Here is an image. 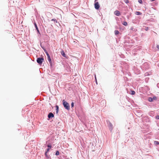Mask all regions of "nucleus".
Segmentation results:
<instances>
[{"instance_id": "c9c22d12", "label": "nucleus", "mask_w": 159, "mask_h": 159, "mask_svg": "<svg viewBox=\"0 0 159 159\" xmlns=\"http://www.w3.org/2000/svg\"><path fill=\"white\" fill-rule=\"evenodd\" d=\"M105 100H103V101H102V102H105Z\"/></svg>"}, {"instance_id": "72a5a7b5", "label": "nucleus", "mask_w": 159, "mask_h": 159, "mask_svg": "<svg viewBox=\"0 0 159 159\" xmlns=\"http://www.w3.org/2000/svg\"><path fill=\"white\" fill-rule=\"evenodd\" d=\"M98 0H95L94 2H97Z\"/></svg>"}, {"instance_id": "4468645a", "label": "nucleus", "mask_w": 159, "mask_h": 159, "mask_svg": "<svg viewBox=\"0 0 159 159\" xmlns=\"http://www.w3.org/2000/svg\"><path fill=\"white\" fill-rule=\"evenodd\" d=\"M148 101L150 102H152L153 101L152 98L151 97H149L148 98Z\"/></svg>"}, {"instance_id": "0eeeda50", "label": "nucleus", "mask_w": 159, "mask_h": 159, "mask_svg": "<svg viewBox=\"0 0 159 159\" xmlns=\"http://www.w3.org/2000/svg\"><path fill=\"white\" fill-rule=\"evenodd\" d=\"M114 14L116 16H119L120 15V12L117 10H116L114 12Z\"/></svg>"}, {"instance_id": "6ab92c4d", "label": "nucleus", "mask_w": 159, "mask_h": 159, "mask_svg": "<svg viewBox=\"0 0 159 159\" xmlns=\"http://www.w3.org/2000/svg\"><path fill=\"white\" fill-rule=\"evenodd\" d=\"M59 151L57 150V151H56V153H55V155L56 156H58L59 155Z\"/></svg>"}, {"instance_id": "c85d7f7f", "label": "nucleus", "mask_w": 159, "mask_h": 159, "mask_svg": "<svg viewBox=\"0 0 159 159\" xmlns=\"http://www.w3.org/2000/svg\"><path fill=\"white\" fill-rule=\"evenodd\" d=\"M49 64H50V66L51 67H52V61H50V62H49Z\"/></svg>"}, {"instance_id": "1a4fd4ad", "label": "nucleus", "mask_w": 159, "mask_h": 159, "mask_svg": "<svg viewBox=\"0 0 159 159\" xmlns=\"http://www.w3.org/2000/svg\"><path fill=\"white\" fill-rule=\"evenodd\" d=\"M61 55L63 57H66V55L65 53V52H64V51L63 50H62L61 52Z\"/></svg>"}, {"instance_id": "a211bd4d", "label": "nucleus", "mask_w": 159, "mask_h": 159, "mask_svg": "<svg viewBox=\"0 0 159 159\" xmlns=\"http://www.w3.org/2000/svg\"><path fill=\"white\" fill-rule=\"evenodd\" d=\"M47 58H48V60L49 62H50L51 61V60L50 58V56H48V57H47Z\"/></svg>"}, {"instance_id": "e433bc0d", "label": "nucleus", "mask_w": 159, "mask_h": 159, "mask_svg": "<svg viewBox=\"0 0 159 159\" xmlns=\"http://www.w3.org/2000/svg\"><path fill=\"white\" fill-rule=\"evenodd\" d=\"M146 64H147V63H145V64H144V65H146Z\"/></svg>"}, {"instance_id": "393cba45", "label": "nucleus", "mask_w": 159, "mask_h": 159, "mask_svg": "<svg viewBox=\"0 0 159 159\" xmlns=\"http://www.w3.org/2000/svg\"><path fill=\"white\" fill-rule=\"evenodd\" d=\"M144 30L146 31H147L148 30V27H145V28L144 29Z\"/></svg>"}, {"instance_id": "c756f323", "label": "nucleus", "mask_w": 159, "mask_h": 159, "mask_svg": "<svg viewBox=\"0 0 159 159\" xmlns=\"http://www.w3.org/2000/svg\"><path fill=\"white\" fill-rule=\"evenodd\" d=\"M95 81H96V83L97 84V80L95 75Z\"/></svg>"}, {"instance_id": "412c9836", "label": "nucleus", "mask_w": 159, "mask_h": 159, "mask_svg": "<svg viewBox=\"0 0 159 159\" xmlns=\"http://www.w3.org/2000/svg\"><path fill=\"white\" fill-rule=\"evenodd\" d=\"M152 98V99H153V100H156L157 99V98L156 96L153 97Z\"/></svg>"}, {"instance_id": "2f4dec72", "label": "nucleus", "mask_w": 159, "mask_h": 159, "mask_svg": "<svg viewBox=\"0 0 159 159\" xmlns=\"http://www.w3.org/2000/svg\"><path fill=\"white\" fill-rule=\"evenodd\" d=\"M41 48L43 49H45L42 46V45H41Z\"/></svg>"}, {"instance_id": "aec40b11", "label": "nucleus", "mask_w": 159, "mask_h": 159, "mask_svg": "<svg viewBox=\"0 0 159 159\" xmlns=\"http://www.w3.org/2000/svg\"><path fill=\"white\" fill-rule=\"evenodd\" d=\"M135 93V92L134 91L132 90L131 91V94L132 95H134Z\"/></svg>"}, {"instance_id": "b1692460", "label": "nucleus", "mask_w": 159, "mask_h": 159, "mask_svg": "<svg viewBox=\"0 0 159 159\" xmlns=\"http://www.w3.org/2000/svg\"><path fill=\"white\" fill-rule=\"evenodd\" d=\"M124 2L126 3H129V0H124Z\"/></svg>"}, {"instance_id": "9b49d317", "label": "nucleus", "mask_w": 159, "mask_h": 159, "mask_svg": "<svg viewBox=\"0 0 159 159\" xmlns=\"http://www.w3.org/2000/svg\"><path fill=\"white\" fill-rule=\"evenodd\" d=\"M43 50H44V52H45V53H46V55H47V57H48V56H49L50 55H49V53L47 52L46 49H43Z\"/></svg>"}, {"instance_id": "ddd939ff", "label": "nucleus", "mask_w": 159, "mask_h": 159, "mask_svg": "<svg viewBox=\"0 0 159 159\" xmlns=\"http://www.w3.org/2000/svg\"><path fill=\"white\" fill-rule=\"evenodd\" d=\"M47 146L48 147L47 149H49V150L52 147L51 144H47Z\"/></svg>"}, {"instance_id": "f257e3e1", "label": "nucleus", "mask_w": 159, "mask_h": 159, "mask_svg": "<svg viewBox=\"0 0 159 159\" xmlns=\"http://www.w3.org/2000/svg\"><path fill=\"white\" fill-rule=\"evenodd\" d=\"M63 105L66 109L69 111L70 109V106L69 103L64 100L62 101Z\"/></svg>"}, {"instance_id": "cd10ccee", "label": "nucleus", "mask_w": 159, "mask_h": 159, "mask_svg": "<svg viewBox=\"0 0 159 159\" xmlns=\"http://www.w3.org/2000/svg\"><path fill=\"white\" fill-rule=\"evenodd\" d=\"M155 143L156 144H159V142H158V141H155Z\"/></svg>"}, {"instance_id": "dca6fc26", "label": "nucleus", "mask_w": 159, "mask_h": 159, "mask_svg": "<svg viewBox=\"0 0 159 159\" xmlns=\"http://www.w3.org/2000/svg\"><path fill=\"white\" fill-rule=\"evenodd\" d=\"M122 24L125 26H127L128 25L126 21H124L122 23Z\"/></svg>"}, {"instance_id": "7c9ffc66", "label": "nucleus", "mask_w": 159, "mask_h": 159, "mask_svg": "<svg viewBox=\"0 0 159 159\" xmlns=\"http://www.w3.org/2000/svg\"><path fill=\"white\" fill-rule=\"evenodd\" d=\"M157 48L159 50V45H158L157 46Z\"/></svg>"}, {"instance_id": "423d86ee", "label": "nucleus", "mask_w": 159, "mask_h": 159, "mask_svg": "<svg viewBox=\"0 0 159 159\" xmlns=\"http://www.w3.org/2000/svg\"><path fill=\"white\" fill-rule=\"evenodd\" d=\"M34 25L35 27L36 30L37 32L40 34V32L39 30V29L38 27V26H37V25L36 24V23L35 22H34Z\"/></svg>"}, {"instance_id": "f03ea898", "label": "nucleus", "mask_w": 159, "mask_h": 159, "mask_svg": "<svg viewBox=\"0 0 159 159\" xmlns=\"http://www.w3.org/2000/svg\"><path fill=\"white\" fill-rule=\"evenodd\" d=\"M44 59L43 57L37 58V62L39 65H41Z\"/></svg>"}, {"instance_id": "f704fd0d", "label": "nucleus", "mask_w": 159, "mask_h": 159, "mask_svg": "<svg viewBox=\"0 0 159 159\" xmlns=\"http://www.w3.org/2000/svg\"><path fill=\"white\" fill-rule=\"evenodd\" d=\"M155 0H150V1H151V2H152V1H154Z\"/></svg>"}, {"instance_id": "7ed1b4c3", "label": "nucleus", "mask_w": 159, "mask_h": 159, "mask_svg": "<svg viewBox=\"0 0 159 159\" xmlns=\"http://www.w3.org/2000/svg\"><path fill=\"white\" fill-rule=\"evenodd\" d=\"M107 121L108 123V126L109 128V129L110 131H111L113 129V125L109 121Z\"/></svg>"}, {"instance_id": "4be33fe9", "label": "nucleus", "mask_w": 159, "mask_h": 159, "mask_svg": "<svg viewBox=\"0 0 159 159\" xmlns=\"http://www.w3.org/2000/svg\"><path fill=\"white\" fill-rule=\"evenodd\" d=\"M155 118L157 120H159V115H157L155 116Z\"/></svg>"}, {"instance_id": "2eb2a0df", "label": "nucleus", "mask_w": 159, "mask_h": 159, "mask_svg": "<svg viewBox=\"0 0 159 159\" xmlns=\"http://www.w3.org/2000/svg\"><path fill=\"white\" fill-rule=\"evenodd\" d=\"M51 20L52 21H53L55 23H57V20L55 19H52Z\"/></svg>"}, {"instance_id": "5701e85b", "label": "nucleus", "mask_w": 159, "mask_h": 159, "mask_svg": "<svg viewBox=\"0 0 159 159\" xmlns=\"http://www.w3.org/2000/svg\"><path fill=\"white\" fill-rule=\"evenodd\" d=\"M74 103L73 102H72L71 103V108L73 107L74 106Z\"/></svg>"}, {"instance_id": "39448f33", "label": "nucleus", "mask_w": 159, "mask_h": 159, "mask_svg": "<svg viewBox=\"0 0 159 159\" xmlns=\"http://www.w3.org/2000/svg\"><path fill=\"white\" fill-rule=\"evenodd\" d=\"M54 114H53V113H52V112L49 113L48 116V117L49 119L52 118H53L54 117Z\"/></svg>"}, {"instance_id": "a878e982", "label": "nucleus", "mask_w": 159, "mask_h": 159, "mask_svg": "<svg viewBox=\"0 0 159 159\" xmlns=\"http://www.w3.org/2000/svg\"><path fill=\"white\" fill-rule=\"evenodd\" d=\"M138 2L140 4H142L143 3L142 1V0H138Z\"/></svg>"}, {"instance_id": "6e6552de", "label": "nucleus", "mask_w": 159, "mask_h": 159, "mask_svg": "<svg viewBox=\"0 0 159 159\" xmlns=\"http://www.w3.org/2000/svg\"><path fill=\"white\" fill-rule=\"evenodd\" d=\"M56 107V112L57 115H58V112L59 111V107L58 106L56 105L55 106Z\"/></svg>"}, {"instance_id": "20e7f679", "label": "nucleus", "mask_w": 159, "mask_h": 159, "mask_svg": "<svg viewBox=\"0 0 159 159\" xmlns=\"http://www.w3.org/2000/svg\"><path fill=\"white\" fill-rule=\"evenodd\" d=\"M94 5L95 9L98 10L100 7V5L98 2H95Z\"/></svg>"}, {"instance_id": "9d476101", "label": "nucleus", "mask_w": 159, "mask_h": 159, "mask_svg": "<svg viewBox=\"0 0 159 159\" xmlns=\"http://www.w3.org/2000/svg\"><path fill=\"white\" fill-rule=\"evenodd\" d=\"M49 149H47L45 152V156L47 157L48 156L47 153L49 152Z\"/></svg>"}, {"instance_id": "473e14b6", "label": "nucleus", "mask_w": 159, "mask_h": 159, "mask_svg": "<svg viewBox=\"0 0 159 159\" xmlns=\"http://www.w3.org/2000/svg\"><path fill=\"white\" fill-rule=\"evenodd\" d=\"M157 86L158 88H159V84H157Z\"/></svg>"}, {"instance_id": "f3484780", "label": "nucleus", "mask_w": 159, "mask_h": 159, "mask_svg": "<svg viewBox=\"0 0 159 159\" xmlns=\"http://www.w3.org/2000/svg\"><path fill=\"white\" fill-rule=\"evenodd\" d=\"M119 33V31L117 30H116L115 31V34L116 35L118 34Z\"/></svg>"}, {"instance_id": "f8f14e48", "label": "nucleus", "mask_w": 159, "mask_h": 159, "mask_svg": "<svg viewBox=\"0 0 159 159\" xmlns=\"http://www.w3.org/2000/svg\"><path fill=\"white\" fill-rule=\"evenodd\" d=\"M135 14L137 15H140L142 14V13L139 11H136Z\"/></svg>"}, {"instance_id": "bb28decb", "label": "nucleus", "mask_w": 159, "mask_h": 159, "mask_svg": "<svg viewBox=\"0 0 159 159\" xmlns=\"http://www.w3.org/2000/svg\"><path fill=\"white\" fill-rule=\"evenodd\" d=\"M46 143L48 144H51V143H50V141L49 140L47 141L46 142Z\"/></svg>"}]
</instances>
